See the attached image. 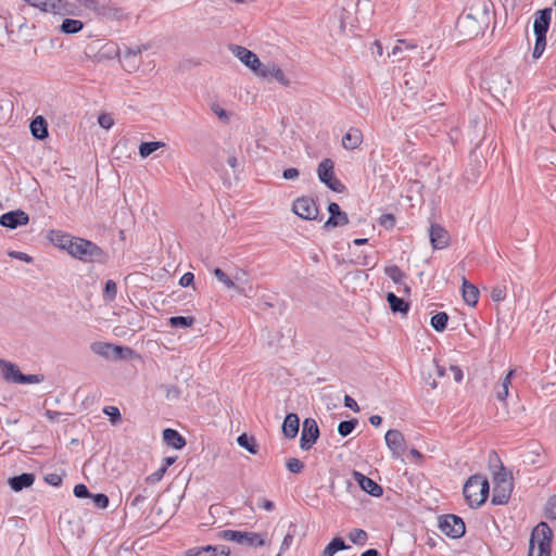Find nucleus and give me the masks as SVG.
Returning <instances> with one entry per match:
<instances>
[{"label": "nucleus", "instance_id": "obj_48", "mask_svg": "<svg viewBox=\"0 0 556 556\" xmlns=\"http://www.w3.org/2000/svg\"><path fill=\"white\" fill-rule=\"evenodd\" d=\"M287 469L292 473H300L304 469V464L294 457H291L286 463Z\"/></svg>", "mask_w": 556, "mask_h": 556}, {"label": "nucleus", "instance_id": "obj_14", "mask_svg": "<svg viewBox=\"0 0 556 556\" xmlns=\"http://www.w3.org/2000/svg\"><path fill=\"white\" fill-rule=\"evenodd\" d=\"M329 218L326 220L325 228H334L338 226H344L349 224V217L345 212H342L339 204L330 202L328 205Z\"/></svg>", "mask_w": 556, "mask_h": 556}, {"label": "nucleus", "instance_id": "obj_16", "mask_svg": "<svg viewBox=\"0 0 556 556\" xmlns=\"http://www.w3.org/2000/svg\"><path fill=\"white\" fill-rule=\"evenodd\" d=\"M513 491V481H502V483H494L492 493V504L504 505L508 502Z\"/></svg>", "mask_w": 556, "mask_h": 556}, {"label": "nucleus", "instance_id": "obj_44", "mask_svg": "<svg viewBox=\"0 0 556 556\" xmlns=\"http://www.w3.org/2000/svg\"><path fill=\"white\" fill-rule=\"evenodd\" d=\"M349 539L352 543L363 546L366 544L368 535L363 529H353L349 533Z\"/></svg>", "mask_w": 556, "mask_h": 556}, {"label": "nucleus", "instance_id": "obj_46", "mask_svg": "<svg viewBox=\"0 0 556 556\" xmlns=\"http://www.w3.org/2000/svg\"><path fill=\"white\" fill-rule=\"evenodd\" d=\"M357 426L356 419L341 421L338 426V432L341 437H348Z\"/></svg>", "mask_w": 556, "mask_h": 556}, {"label": "nucleus", "instance_id": "obj_12", "mask_svg": "<svg viewBox=\"0 0 556 556\" xmlns=\"http://www.w3.org/2000/svg\"><path fill=\"white\" fill-rule=\"evenodd\" d=\"M29 216L22 210L10 211L0 216V225L10 229L28 224Z\"/></svg>", "mask_w": 556, "mask_h": 556}, {"label": "nucleus", "instance_id": "obj_1", "mask_svg": "<svg viewBox=\"0 0 556 556\" xmlns=\"http://www.w3.org/2000/svg\"><path fill=\"white\" fill-rule=\"evenodd\" d=\"M488 23L489 10L483 3L482 7H471L468 13L458 18L456 25L460 31L467 30V35L473 37L482 33Z\"/></svg>", "mask_w": 556, "mask_h": 556}, {"label": "nucleus", "instance_id": "obj_45", "mask_svg": "<svg viewBox=\"0 0 556 556\" xmlns=\"http://www.w3.org/2000/svg\"><path fill=\"white\" fill-rule=\"evenodd\" d=\"M150 48V45H140L132 48H126L123 53V60L128 59H136L138 58L143 51H147Z\"/></svg>", "mask_w": 556, "mask_h": 556}, {"label": "nucleus", "instance_id": "obj_43", "mask_svg": "<svg viewBox=\"0 0 556 556\" xmlns=\"http://www.w3.org/2000/svg\"><path fill=\"white\" fill-rule=\"evenodd\" d=\"M117 295V285L114 280H106L103 290V298L105 301H114Z\"/></svg>", "mask_w": 556, "mask_h": 556}, {"label": "nucleus", "instance_id": "obj_52", "mask_svg": "<svg viewBox=\"0 0 556 556\" xmlns=\"http://www.w3.org/2000/svg\"><path fill=\"white\" fill-rule=\"evenodd\" d=\"M103 413L110 417L113 424L121 420V412L116 406H105Z\"/></svg>", "mask_w": 556, "mask_h": 556}, {"label": "nucleus", "instance_id": "obj_17", "mask_svg": "<svg viewBox=\"0 0 556 556\" xmlns=\"http://www.w3.org/2000/svg\"><path fill=\"white\" fill-rule=\"evenodd\" d=\"M230 549L225 545H206L192 547L187 551V556H229Z\"/></svg>", "mask_w": 556, "mask_h": 556}, {"label": "nucleus", "instance_id": "obj_36", "mask_svg": "<svg viewBox=\"0 0 556 556\" xmlns=\"http://www.w3.org/2000/svg\"><path fill=\"white\" fill-rule=\"evenodd\" d=\"M112 343L109 342H93L90 344V350L105 359H111Z\"/></svg>", "mask_w": 556, "mask_h": 556}, {"label": "nucleus", "instance_id": "obj_33", "mask_svg": "<svg viewBox=\"0 0 556 556\" xmlns=\"http://www.w3.org/2000/svg\"><path fill=\"white\" fill-rule=\"evenodd\" d=\"M83 27L84 23L81 21L65 18L60 26V30L64 34L73 35L79 33Z\"/></svg>", "mask_w": 556, "mask_h": 556}, {"label": "nucleus", "instance_id": "obj_59", "mask_svg": "<svg viewBox=\"0 0 556 556\" xmlns=\"http://www.w3.org/2000/svg\"><path fill=\"white\" fill-rule=\"evenodd\" d=\"M45 481L53 486H59L62 483V477L59 473H48Z\"/></svg>", "mask_w": 556, "mask_h": 556}, {"label": "nucleus", "instance_id": "obj_62", "mask_svg": "<svg viewBox=\"0 0 556 556\" xmlns=\"http://www.w3.org/2000/svg\"><path fill=\"white\" fill-rule=\"evenodd\" d=\"M300 175L296 168L290 167L283 170L282 177L287 180L295 179Z\"/></svg>", "mask_w": 556, "mask_h": 556}, {"label": "nucleus", "instance_id": "obj_11", "mask_svg": "<svg viewBox=\"0 0 556 556\" xmlns=\"http://www.w3.org/2000/svg\"><path fill=\"white\" fill-rule=\"evenodd\" d=\"M386 444L393 458H400L406 451V442L403 433L396 429H390L384 435Z\"/></svg>", "mask_w": 556, "mask_h": 556}, {"label": "nucleus", "instance_id": "obj_49", "mask_svg": "<svg viewBox=\"0 0 556 556\" xmlns=\"http://www.w3.org/2000/svg\"><path fill=\"white\" fill-rule=\"evenodd\" d=\"M490 296L494 302L503 301L506 298V287L501 285L494 286Z\"/></svg>", "mask_w": 556, "mask_h": 556}, {"label": "nucleus", "instance_id": "obj_9", "mask_svg": "<svg viewBox=\"0 0 556 556\" xmlns=\"http://www.w3.org/2000/svg\"><path fill=\"white\" fill-rule=\"evenodd\" d=\"M292 211L302 219L313 220L318 216V207L309 197L298 198L292 204Z\"/></svg>", "mask_w": 556, "mask_h": 556}, {"label": "nucleus", "instance_id": "obj_42", "mask_svg": "<svg viewBox=\"0 0 556 556\" xmlns=\"http://www.w3.org/2000/svg\"><path fill=\"white\" fill-rule=\"evenodd\" d=\"M384 273L395 283L402 282L405 278L404 271L396 265L386 267Z\"/></svg>", "mask_w": 556, "mask_h": 556}, {"label": "nucleus", "instance_id": "obj_53", "mask_svg": "<svg viewBox=\"0 0 556 556\" xmlns=\"http://www.w3.org/2000/svg\"><path fill=\"white\" fill-rule=\"evenodd\" d=\"M99 125L104 129H110L114 125V118L109 113H102L98 117Z\"/></svg>", "mask_w": 556, "mask_h": 556}, {"label": "nucleus", "instance_id": "obj_37", "mask_svg": "<svg viewBox=\"0 0 556 556\" xmlns=\"http://www.w3.org/2000/svg\"><path fill=\"white\" fill-rule=\"evenodd\" d=\"M448 315L445 312H439L431 317L430 324L435 331L442 332L446 329Z\"/></svg>", "mask_w": 556, "mask_h": 556}, {"label": "nucleus", "instance_id": "obj_20", "mask_svg": "<svg viewBox=\"0 0 556 556\" xmlns=\"http://www.w3.org/2000/svg\"><path fill=\"white\" fill-rule=\"evenodd\" d=\"M49 240L52 242L53 245L65 250L67 253L70 252V245L74 242L75 238L74 236L63 232L61 230H51L48 236Z\"/></svg>", "mask_w": 556, "mask_h": 556}, {"label": "nucleus", "instance_id": "obj_31", "mask_svg": "<svg viewBox=\"0 0 556 556\" xmlns=\"http://www.w3.org/2000/svg\"><path fill=\"white\" fill-rule=\"evenodd\" d=\"M515 374V369H510L506 376L501 380L496 388V399L498 401H505L509 394V386L511 384V378Z\"/></svg>", "mask_w": 556, "mask_h": 556}, {"label": "nucleus", "instance_id": "obj_54", "mask_svg": "<svg viewBox=\"0 0 556 556\" xmlns=\"http://www.w3.org/2000/svg\"><path fill=\"white\" fill-rule=\"evenodd\" d=\"M140 64L141 61L138 58L123 60V66L125 71H127L128 73L136 72L139 68Z\"/></svg>", "mask_w": 556, "mask_h": 556}, {"label": "nucleus", "instance_id": "obj_6", "mask_svg": "<svg viewBox=\"0 0 556 556\" xmlns=\"http://www.w3.org/2000/svg\"><path fill=\"white\" fill-rule=\"evenodd\" d=\"M319 180L325 184L329 189L336 192H343L344 185L334 177V163L330 159H324L317 167Z\"/></svg>", "mask_w": 556, "mask_h": 556}, {"label": "nucleus", "instance_id": "obj_10", "mask_svg": "<svg viewBox=\"0 0 556 556\" xmlns=\"http://www.w3.org/2000/svg\"><path fill=\"white\" fill-rule=\"evenodd\" d=\"M319 438V428L314 418H305L302 426L300 446L308 451Z\"/></svg>", "mask_w": 556, "mask_h": 556}, {"label": "nucleus", "instance_id": "obj_41", "mask_svg": "<svg viewBox=\"0 0 556 556\" xmlns=\"http://www.w3.org/2000/svg\"><path fill=\"white\" fill-rule=\"evenodd\" d=\"M168 323L173 328H187L193 325L194 318L190 316H173Z\"/></svg>", "mask_w": 556, "mask_h": 556}, {"label": "nucleus", "instance_id": "obj_13", "mask_svg": "<svg viewBox=\"0 0 556 556\" xmlns=\"http://www.w3.org/2000/svg\"><path fill=\"white\" fill-rule=\"evenodd\" d=\"M430 242L433 249L441 250L448 245L450 235L439 224H432L429 228Z\"/></svg>", "mask_w": 556, "mask_h": 556}, {"label": "nucleus", "instance_id": "obj_2", "mask_svg": "<svg viewBox=\"0 0 556 556\" xmlns=\"http://www.w3.org/2000/svg\"><path fill=\"white\" fill-rule=\"evenodd\" d=\"M68 254L85 263H104L108 254L94 242L76 237L72 245H70Z\"/></svg>", "mask_w": 556, "mask_h": 556}, {"label": "nucleus", "instance_id": "obj_60", "mask_svg": "<svg viewBox=\"0 0 556 556\" xmlns=\"http://www.w3.org/2000/svg\"><path fill=\"white\" fill-rule=\"evenodd\" d=\"M194 275L192 273H186L180 277L179 285L181 287H189L193 283Z\"/></svg>", "mask_w": 556, "mask_h": 556}, {"label": "nucleus", "instance_id": "obj_22", "mask_svg": "<svg viewBox=\"0 0 556 556\" xmlns=\"http://www.w3.org/2000/svg\"><path fill=\"white\" fill-rule=\"evenodd\" d=\"M300 419L296 414L289 413L282 424V432L286 438L294 439L298 435Z\"/></svg>", "mask_w": 556, "mask_h": 556}, {"label": "nucleus", "instance_id": "obj_21", "mask_svg": "<svg viewBox=\"0 0 556 556\" xmlns=\"http://www.w3.org/2000/svg\"><path fill=\"white\" fill-rule=\"evenodd\" d=\"M552 18V9L540 10L534 18L533 33L547 34Z\"/></svg>", "mask_w": 556, "mask_h": 556}, {"label": "nucleus", "instance_id": "obj_28", "mask_svg": "<svg viewBox=\"0 0 556 556\" xmlns=\"http://www.w3.org/2000/svg\"><path fill=\"white\" fill-rule=\"evenodd\" d=\"M463 299L469 306H476L479 300V290L478 288L469 282L467 279H463Z\"/></svg>", "mask_w": 556, "mask_h": 556}, {"label": "nucleus", "instance_id": "obj_4", "mask_svg": "<svg viewBox=\"0 0 556 556\" xmlns=\"http://www.w3.org/2000/svg\"><path fill=\"white\" fill-rule=\"evenodd\" d=\"M553 531L546 522H540L531 533L528 556H551Z\"/></svg>", "mask_w": 556, "mask_h": 556}, {"label": "nucleus", "instance_id": "obj_56", "mask_svg": "<svg viewBox=\"0 0 556 556\" xmlns=\"http://www.w3.org/2000/svg\"><path fill=\"white\" fill-rule=\"evenodd\" d=\"M379 224L387 229L393 228L395 225V217L392 214H383L379 218Z\"/></svg>", "mask_w": 556, "mask_h": 556}, {"label": "nucleus", "instance_id": "obj_51", "mask_svg": "<svg viewBox=\"0 0 556 556\" xmlns=\"http://www.w3.org/2000/svg\"><path fill=\"white\" fill-rule=\"evenodd\" d=\"M545 516L548 519H556V494L547 501L545 505Z\"/></svg>", "mask_w": 556, "mask_h": 556}, {"label": "nucleus", "instance_id": "obj_19", "mask_svg": "<svg viewBox=\"0 0 556 556\" xmlns=\"http://www.w3.org/2000/svg\"><path fill=\"white\" fill-rule=\"evenodd\" d=\"M354 477L358 482L359 486L363 491L370 494L371 496L379 497L382 495L383 490L382 486L379 485L376 481L370 479L369 477L364 476L361 472L355 471Z\"/></svg>", "mask_w": 556, "mask_h": 556}, {"label": "nucleus", "instance_id": "obj_40", "mask_svg": "<svg viewBox=\"0 0 556 556\" xmlns=\"http://www.w3.org/2000/svg\"><path fill=\"white\" fill-rule=\"evenodd\" d=\"M535 35V43L532 51V58L538 60L542 56L545 48H546V34H534Z\"/></svg>", "mask_w": 556, "mask_h": 556}, {"label": "nucleus", "instance_id": "obj_32", "mask_svg": "<svg viewBox=\"0 0 556 556\" xmlns=\"http://www.w3.org/2000/svg\"><path fill=\"white\" fill-rule=\"evenodd\" d=\"M349 548L342 538L332 539L323 551L321 556H333L337 552Z\"/></svg>", "mask_w": 556, "mask_h": 556}, {"label": "nucleus", "instance_id": "obj_30", "mask_svg": "<svg viewBox=\"0 0 556 556\" xmlns=\"http://www.w3.org/2000/svg\"><path fill=\"white\" fill-rule=\"evenodd\" d=\"M31 135L39 140L48 137L47 122L42 116H36L30 123Z\"/></svg>", "mask_w": 556, "mask_h": 556}, {"label": "nucleus", "instance_id": "obj_38", "mask_svg": "<svg viewBox=\"0 0 556 556\" xmlns=\"http://www.w3.org/2000/svg\"><path fill=\"white\" fill-rule=\"evenodd\" d=\"M164 146H165V143L162 142V141L142 142L139 146V155L142 159H146L149 155H151L153 152H155L156 150H159L160 148H162Z\"/></svg>", "mask_w": 556, "mask_h": 556}, {"label": "nucleus", "instance_id": "obj_58", "mask_svg": "<svg viewBox=\"0 0 556 556\" xmlns=\"http://www.w3.org/2000/svg\"><path fill=\"white\" fill-rule=\"evenodd\" d=\"M493 481L494 483H502V481H511V478L508 477L503 465H501L498 471L494 472Z\"/></svg>", "mask_w": 556, "mask_h": 556}, {"label": "nucleus", "instance_id": "obj_23", "mask_svg": "<svg viewBox=\"0 0 556 556\" xmlns=\"http://www.w3.org/2000/svg\"><path fill=\"white\" fill-rule=\"evenodd\" d=\"M363 142V134L358 128H350L342 138V146L346 150H354Z\"/></svg>", "mask_w": 556, "mask_h": 556}, {"label": "nucleus", "instance_id": "obj_63", "mask_svg": "<svg viewBox=\"0 0 556 556\" xmlns=\"http://www.w3.org/2000/svg\"><path fill=\"white\" fill-rule=\"evenodd\" d=\"M450 370L453 372V377L456 382L463 381L464 375H463V370L460 369V367H458L456 365H451Z\"/></svg>", "mask_w": 556, "mask_h": 556}, {"label": "nucleus", "instance_id": "obj_7", "mask_svg": "<svg viewBox=\"0 0 556 556\" xmlns=\"http://www.w3.org/2000/svg\"><path fill=\"white\" fill-rule=\"evenodd\" d=\"M439 529L452 539H459L465 534L464 520L456 515H443L439 518Z\"/></svg>", "mask_w": 556, "mask_h": 556}, {"label": "nucleus", "instance_id": "obj_34", "mask_svg": "<svg viewBox=\"0 0 556 556\" xmlns=\"http://www.w3.org/2000/svg\"><path fill=\"white\" fill-rule=\"evenodd\" d=\"M237 442L251 454H257V443L254 437H249L247 433H242L238 437Z\"/></svg>", "mask_w": 556, "mask_h": 556}, {"label": "nucleus", "instance_id": "obj_35", "mask_svg": "<svg viewBox=\"0 0 556 556\" xmlns=\"http://www.w3.org/2000/svg\"><path fill=\"white\" fill-rule=\"evenodd\" d=\"M132 353L134 351L128 346L115 345L112 343L110 361L127 359L132 355Z\"/></svg>", "mask_w": 556, "mask_h": 556}, {"label": "nucleus", "instance_id": "obj_18", "mask_svg": "<svg viewBox=\"0 0 556 556\" xmlns=\"http://www.w3.org/2000/svg\"><path fill=\"white\" fill-rule=\"evenodd\" d=\"M30 5L40 9L43 12H52L54 14L65 13L66 3L63 0H24Z\"/></svg>", "mask_w": 556, "mask_h": 556}, {"label": "nucleus", "instance_id": "obj_3", "mask_svg": "<svg viewBox=\"0 0 556 556\" xmlns=\"http://www.w3.org/2000/svg\"><path fill=\"white\" fill-rule=\"evenodd\" d=\"M489 491V481L482 475L469 477L463 488V494L471 508L480 507L486 501Z\"/></svg>", "mask_w": 556, "mask_h": 556}, {"label": "nucleus", "instance_id": "obj_39", "mask_svg": "<svg viewBox=\"0 0 556 556\" xmlns=\"http://www.w3.org/2000/svg\"><path fill=\"white\" fill-rule=\"evenodd\" d=\"M213 274L214 276L217 278V280L219 282H222L227 289H236L238 290L239 292H242L243 290L239 288V286H237L235 283V280L233 279H230L223 269H220L219 267H216L214 270H213Z\"/></svg>", "mask_w": 556, "mask_h": 556}, {"label": "nucleus", "instance_id": "obj_27", "mask_svg": "<svg viewBox=\"0 0 556 556\" xmlns=\"http://www.w3.org/2000/svg\"><path fill=\"white\" fill-rule=\"evenodd\" d=\"M101 17L109 21H121L126 17V13L114 2L106 0Z\"/></svg>", "mask_w": 556, "mask_h": 556}, {"label": "nucleus", "instance_id": "obj_29", "mask_svg": "<svg viewBox=\"0 0 556 556\" xmlns=\"http://www.w3.org/2000/svg\"><path fill=\"white\" fill-rule=\"evenodd\" d=\"M387 301L392 313L406 315L409 311V303L404 299L396 296L393 292H388Z\"/></svg>", "mask_w": 556, "mask_h": 556}, {"label": "nucleus", "instance_id": "obj_24", "mask_svg": "<svg viewBox=\"0 0 556 556\" xmlns=\"http://www.w3.org/2000/svg\"><path fill=\"white\" fill-rule=\"evenodd\" d=\"M0 368L2 371V377L5 381L18 383V376L22 375V372L17 365L5 359H0Z\"/></svg>", "mask_w": 556, "mask_h": 556}, {"label": "nucleus", "instance_id": "obj_61", "mask_svg": "<svg viewBox=\"0 0 556 556\" xmlns=\"http://www.w3.org/2000/svg\"><path fill=\"white\" fill-rule=\"evenodd\" d=\"M344 406L352 409L353 412H356V413L359 410L358 404L350 395L344 396Z\"/></svg>", "mask_w": 556, "mask_h": 556}, {"label": "nucleus", "instance_id": "obj_8", "mask_svg": "<svg viewBox=\"0 0 556 556\" xmlns=\"http://www.w3.org/2000/svg\"><path fill=\"white\" fill-rule=\"evenodd\" d=\"M229 50L256 76L260 75L261 70L264 66V63L260 61L258 56L253 51L238 45H230Z\"/></svg>", "mask_w": 556, "mask_h": 556}, {"label": "nucleus", "instance_id": "obj_25", "mask_svg": "<svg viewBox=\"0 0 556 556\" xmlns=\"http://www.w3.org/2000/svg\"><path fill=\"white\" fill-rule=\"evenodd\" d=\"M35 476L34 473H22L20 476H15L9 479V485L15 492H20L25 488H29L34 484Z\"/></svg>", "mask_w": 556, "mask_h": 556}, {"label": "nucleus", "instance_id": "obj_47", "mask_svg": "<svg viewBox=\"0 0 556 556\" xmlns=\"http://www.w3.org/2000/svg\"><path fill=\"white\" fill-rule=\"evenodd\" d=\"M89 497L97 508L105 509L109 506V497L104 493L91 494Z\"/></svg>", "mask_w": 556, "mask_h": 556}, {"label": "nucleus", "instance_id": "obj_26", "mask_svg": "<svg viewBox=\"0 0 556 556\" xmlns=\"http://www.w3.org/2000/svg\"><path fill=\"white\" fill-rule=\"evenodd\" d=\"M163 440L176 450H181L186 445L185 438L175 429L167 428L163 431Z\"/></svg>", "mask_w": 556, "mask_h": 556}, {"label": "nucleus", "instance_id": "obj_55", "mask_svg": "<svg viewBox=\"0 0 556 556\" xmlns=\"http://www.w3.org/2000/svg\"><path fill=\"white\" fill-rule=\"evenodd\" d=\"M165 472H166L165 468H163V467L159 468L156 471H154L153 473L149 475L146 478L147 483L154 484V483L161 481V479L163 478Z\"/></svg>", "mask_w": 556, "mask_h": 556}, {"label": "nucleus", "instance_id": "obj_64", "mask_svg": "<svg viewBox=\"0 0 556 556\" xmlns=\"http://www.w3.org/2000/svg\"><path fill=\"white\" fill-rule=\"evenodd\" d=\"M105 2H106V0H97V2L94 3V5L91 9V12L96 13L97 16L101 17L102 10L104 9Z\"/></svg>", "mask_w": 556, "mask_h": 556}, {"label": "nucleus", "instance_id": "obj_50", "mask_svg": "<svg viewBox=\"0 0 556 556\" xmlns=\"http://www.w3.org/2000/svg\"><path fill=\"white\" fill-rule=\"evenodd\" d=\"M18 384H34L39 383L43 380V376L40 375H20L18 376Z\"/></svg>", "mask_w": 556, "mask_h": 556}, {"label": "nucleus", "instance_id": "obj_15", "mask_svg": "<svg viewBox=\"0 0 556 556\" xmlns=\"http://www.w3.org/2000/svg\"><path fill=\"white\" fill-rule=\"evenodd\" d=\"M258 77H262V78L273 77L280 85H282L285 87L290 86V79L286 76V74L280 68V66L274 62H268V63L264 64Z\"/></svg>", "mask_w": 556, "mask_h": 556}, {"label": "nucleus", "instance_id": "obj_5", "mask_svg": "<svg viewBox=\"0 0 556 556\" xmlns=\"http://www.w3.org/2000/svg\"><path fill=\"white\" fill-rule=\"evenodd\" d=\"M218 536L225 541L236 542L250 547H260L265 544L264 535L255 532L223 530Z\"/></svg>", "mask_w": 556, "mask_h": 556}, {"label": "nucleus", "instance_id": "obj_57", "mask_svg": "<svg viewBox=\"0 0 556 556\" xmlns=\"http://www.w3.org/2000/svg\"><path fill=\"white\" fill-rule=\"evenodd\" d=\"M74 495L79 498H85L91 496V493L85 484L79 483L74 486Z\"/></svg>", "mask_w": 556, "mask_h": 556}]
</instances>
